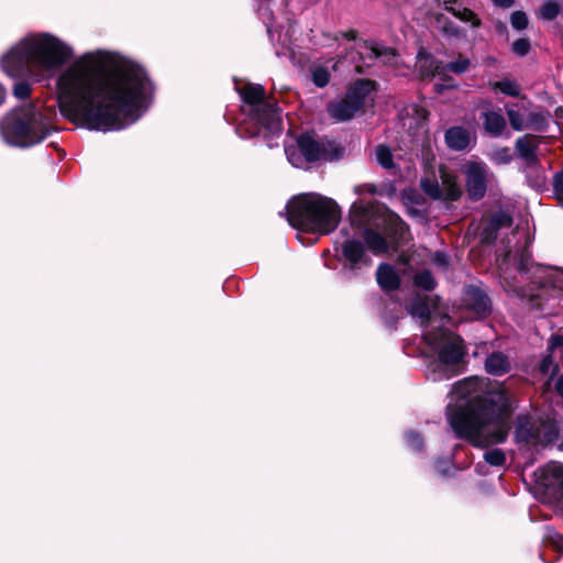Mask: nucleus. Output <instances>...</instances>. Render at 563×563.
<instances>
[{
    "label": "nucleus",
    "instance_id": "nucleus-26",
    "mask_svg": "<svg viewBox=\"0 0 563 563\" xmlns=\"http://www.w3.org/2000/svg\"><path fill=\"white\" fill-rule=\"evenodd\" d=\"M506 113L511 128L515 131H522L527 129V114L528 109L519 104H506Z\"/></svg>",
    "mask_w": 563,
    "mask_h": 563
},
{
    "label": "nucleus",
    "instance_id": "nucleus-39",
    "mask_svg": "<svg viewBox=\"0 0 563 563\" xmlns=\"http://www.w3.org/2000/svg\"><path fill=\"white\" fill-rule=\"evenodd\" d=\"M511 26L518 31L528 26V16L523 11H515L510 16Z\"/></svg>",
    "mask_w": 563,
    "mask_h": 563
},
{
    "label": "nucleus",
    "instance_id": "nucleus-43",
    "mask_svg": "<svg viewBox=\"0 0 563 563\" xmlns=\"http://www.w3.org/2000/svg\"><path fill=\"white\" fill-rule=\"evenodd\" d=\"M451 463L448 460H438L435 462V470L440 475L446 476L450 474Z\"/></svg>",
    "mask_w": 563,
    "mask_h": 563
},
{
    "label": "nucleus",
    "instance_id": "nucleus-36",
    "mask_svg": "<svg viewBox=\"0 0 563 563\" xmlns=\"http://www.w3.org/2000/svg\"><path fill=\"white\" fill-rule=\"evenodd\" d=\"M376 158L379 165L384 168H391L393 164V155L390 150L387 146L379 145L376 148Z\"/></svg>",
    "mask_w": 563,
    "mask_h": 563
},
{
    "label": "nucleus",
    "instance_id": "nucleus-16",
    "mask_svg": "<svg viewBox=\"0 0 563 563\" xmlns=\"http://www.w3.org/2000/svg\"><path fill=\"white\" fill-rule=\"evenodd\" d=\"M361 56L378 59L384 65L395 66L397 64V54L393 48L386 47L375 42H363L360 46Z\"/></svg>",
    "mask_w": 563,
    "mask_h": 563
},
{
    "label": "nucleus",
    "instance_id": "nucleus-40",
    "mask_svg": "<svg viewBox=\"0 0 563 563\" xmlns=\"http://www.w3.org/2000/svg\"><path fill=\"white\" fill-rule=\"evenodd\" d=\"M31 86L26 81H16L13 87V95L18 99H25L30 96Z\"/></svg>",
    "mask_w": 563,
    "mask_h": 563
},
{
    "label": "nucleus",
    "instance_id": "nucleus-21",
    "mask_svg": "<svg viewBox=\"0 0 563 563\" xmlns=\"http://www.w3.org/2000/svg\"><path fill=\"white\" fill-rule=\"evenodd\" d=\"M417 67L422 76L443 75V64L435 60L423 48L417 54Z\"/></svg>",
    "mask_w": 563,
    "mask_h": 563
},
{
    "label": "nucleus",
    "instance_id": "nucleus-56",
    "mask_svg": "<svg viewBox=\"0 0 563 563\" xmlns=\"http://www.w3.org/2000/svg\"><path fill=\"white\" fill-rule=\"evenodd\" d=\"M267 32H268V34H272V30L269 26L267 27Z\"/></svg>",
    "mask_w": 563,
    "mask_h": 563
},
{
    "label": "nucleus",
    "instance_id": "nucleus-44",
    "mask_svg": "<svg viewBox=\"0 0 563 563\" xmlns=\"http://www.w3.org/2000/svg\"><path fill=\"white\" fill-rule=\"evenodd\" d=\"M432 262L437 265V266H440V267H445L448 264H449V258L446 256V254L442 253V252H437L433 257H432Z\"/></svg>",
    "mask_w": 563,
    "mask_h": 563
},
{
    "label": "nucleus",
    "instance_id": "nucleus-38",
    "mask_svg": "<svg viewBox=\"0 0 563 563\" xmlns=\"http://www.w3.org/2000/svg\"><path fill=\"white\" fill-rule=\"evenodd\" d=\"M406 438V443L407 445L416 451V452H420L422 451L423 449V440L421 438V435L417 432H413V431H409L406 433L405 435Z\"/></svg>",
    "mask_w": 563,
    "mask_h": 563
},
{
    "label": "nucleus",
    "instance_id": "nucleus-47",
    "mask_svg": "<svg viewBox=\"0 0 563 563\" xmlns=\"http://www.w3.org/2000/svg\"><path fill=\"white\" fill-rule=\"evenodd\" d=\"M552 541L560 551H563V537L561 534L555 533Z\"/></svg>",
    "mask_w": 563,
    "mask_h": 563
},
{
    "label": "nucleus",
    "instance_id": "nucleus-37",
    "mask_svg": "<svg viewBox=\"0 0 563 563\" xmlns=\"http://www.w3.org/2000/svg\"><path fill=\"white\" fill-rule=\"evenodd\" d=\"M484 460L493 466H501L506 462V456L501 450L493 449L484 453Z\"/></svg>",
    "mask_w": 563,
    "mask_h": 563
},
{
    "label": "nucleus",
    "instance_id": "nucleus-29",
    "mask_svg": "<svg viewBox=\"0 0 563 563\" xmlns=\"http://www.w3.org/2000/svg\"><path fill=\"white\" fill-rule=\"evenodd\" d=\"M562 4L559 0H547L538 10V16L542 20H554L561 12Z\"/></svg>",
    "mask_w": 563,
    "mask_h": 563
},
{
    "label": "nucleus",
    "instance_id": "nucleus-19",
    "mask_svg": "<svg viewBox=\"0 0 563 563\" xmlns=\"http://www.w3.org/2000/svg\"><path fill=\"white\" fill-rule=\"evenodd\" d=\"M444 139L451 150L463 151L470 145L471 134L462 126H453L445 132Z\"/></svg>",
    "mask_w": 563,
    "mask_h": 563
},
{
    "label": "nucleus",
    "instance_id": "nucleus-45",
    "mask_svg": "<svg viewBox=\"0 0 563 563\" xmlns=\"http://www.w3.org/2000/svg\"><path fill=\"white\" fill-rule=\"evenodd\" d=\"M563 345V338L561 335L554 334L550 339V350H554Z\"/></svg>",
    "mask_w": 563,
    "mask_h": 563
},
{
    "label": "nucleus",
    "instance_id": "nucleus-49",
    "mask_svg": "<svg viewBox=\"0 0 563 563\" xmlns=\"http://www.w3.org/2000/svg\"><path fill=\"white\" fill-rule=\"evenodd\" d=\"M555 389L561 397H563V375L558 379L555 384Z\"/></svg>",
    "mask_w": 563,
    "mask_h": 563
},
{
    "label": "nucleus",
    "instance_id": "nucleus-25",
    "mask_svg": "<svg viewBox=\"0 0 563 563\" xmlns=\"http://www.w3.org/2000/svg\"><path fill=\"white\" fill-rule=\"evenodd\" d=\"M432 301L428 296L417 295L408 307V312L413 317L426 322L431 316Z\"/></svg>",
    "mask_w": 563,
    "mask_h": 563
},
{
    "label": "nucleus",
    "instance_id": "nucleus-7",
    "mask_svg": "<svg viewBox=\"0 0 563 563\" xmlns=\"http://www.w3.org/2000/svg\"><path fill=\"white\" fill-rule=\"evenodd\" d=\"M423 353L428 361L429 376L433 380L448 379L459 373L465 355L463 340L445 329L424 330Z\"/></svg>",
    "mask_w": 563,
    "mask_h": 563
},
{
    "label": "nucleus",
    "instance_id": "nucleus-20",
    "mask_svg": "<svg viewBox=\"0 0 563 563\" xmlns=\"http://www.w3.org/2000/svg\"><path fill=\"white\" fill-rule=\"evenodd\" d=\"M378 285L384 290L397 289L400 285V277L394 266L389 264H380L376 272Z\"/></svg>",
    "mask_w": 563,
    "mask_h": 563
},
{
    "label": "nucleus",
    "instance_id": "nucleus-46",
    "mask_svg": "<svg viewBox=\"0 0 563 563\" xmlns=\"http://www.w3.org/2000/svg\"><path fill=\"white\" fill-rule=\"evenodd\" d=\"M495 5L500 8H510L514 5L515 0H492Z\"/></svg>",
    "mask_w": 563,
    "mask_h": 563
},
{
    "label": "nucleus",
    "instance_id": "nucleus-27",
    "mask_svg": "<svg viewBox=\"0 0 563 563\" xmlns=\"http://www.w3.org/2000/svg\"><path fill=\"white\" fill-rule=\"evenodd\" d=\"M483 124L488 134L499 136L506 128V120L497 111H486L483 113Z\"/></svg>",
    "mask_w": 563,
    "mask_h": 563
},
{
    "label": "nucleus",
    "instance_id": "nucleus-14",
    "mask_svg": "<svg viewBox=\"0 0 563 563\" xmlns=\"http://www.w3.org/2000/svg\"><path fill=\"white\" fill-rule=\"evenodd\" d=\"M537 486L558 501H563V463L551 461L533 473Z\"/></svg>",
    "mask_w": 563,
    "mask_h": 563
},
{
    "label": "nucleus",
    "instance_id": "nucleus-6",
    "mask_svg": "<svg viewBox=\"0 0 563 563\" xmlns=\"http://www.w3.org/2000/svg\"><path fill=\"white\" fill-rule=\"evenodd\" d=\"M287 210L288 221L294 228L319 234L334 231L341 219L338 203L319 194H302L294 198Z\"/></svg>",
    "mask_w": 563,
    "mask_h": 563
},
{
    "label": "nucleus",
    "instance_id": "nucleus-18",
    "mask_svg": "<svg viewBox=\"0 0 563 563\" xmlns=\"http://www.w3.org/2000/svg\"><path fill=\"white\" fill-rule=\"evenodd\" d=\"M540 142L541 141L539 137L530 134L519 137L516 141V148L519 153V156L526 161L527 165L531 164V168L536 167L537 152Z\"/></svg>",
    "mask_w": 563,
    "mask_h": 563
},
{
    "label": "nucleus",
    "instance_id": "nucleus-23",
    "mask_svg": "<svg viewBox=\"0 0 563 563\" xmlns=\"http://www.w3.org/2000/svg\"><path fill=\"white\" fill-rule=\"evenodd\" d=\"M434 26L443 36L448 38H464L466 36L463 29H461L456 23L451 21L442 13L435 14Z\"/></svg>",
    "mask_w": 563,
    "mask_h": 563
},
{
    "label": "nucleus",
    "instance_id": "nucleus-55",
    "mask_svg": "<svg viewBox=\"0 0 563 563\" xmlns=\"http://www.w3.org/2000/svg\"><path fill=\"white\" fill-rule=\"evenodd\" d=\"M437 89H438V91H441V89H443V86H440V87L437 86Z\"/></svg>",
    "mask_w": 563,
    "mask_h": 563
},
{
    "label": "nucleus",
    "instance_id": "nucleus-22",
    "mask_svg": "<svg viewBox=\"0 0 563 563\" xmlns=\"http://www.w3.org/2000/svg\"><path fill=\"white\" fill-rule=\"evenodd\" d=\"M511 368V362L507 355L501 352H493L485 362V369L494 376H501Z\"/></svg>",
    "mask_w": 563,
    "mask_h": 563
},
{
    "label": "nucleus",
    "instance_id": "nucleus-15",
    "mask_svg": "<svg viewBox=\"0 0 563 563\" xmlns=\"http://www.w3.org/2000/svg\"><path fill=\"white\" fill-rule=\"evenodd\" d=\"M463 306L476 317H482L489 311V299L487 295L476 286L464 288L462 297Z\"/></svg>",
    "mask_w": 563,
    "mask_h": 563
},
{
    "label": "nucleus",
    "instance_id": "nucleus-53",
    "mask_svg": "<svg viewBox=\"0 0 563 563\" xmlns=\"http://www.w3.org/2000/svg\"><path fill=\"white\" fill-rule=\"evenodd\" d=\"M547 363H548V360H543V363H542V371H545Z\"/></svg>",
    "mask_w": 563,
    "mask_h": 563
},
{
    "label": "nucleus",
    "instance_id": "nucleus-50",
    "mask_svg": "<svg viewBox=\"0 0 563 563\" xmlns=\"http://www.w3.org/2000/svg\"><path fill=\"white\" fill-rule=\"evenodd\" d=\"M5 98V89L2 85H0V104L4 101Z\"/></svg>",
    "mask_w": 563,
    "mask_h": 563
},
{
    "label": "nucleus",
    "instance_id": "nucleus-54",
    "mask_svg": "<svg viewBox=\"0 0 563 563\" xmlns=\"http://www.w3.org/2000/svg\"><path fill=\"white\" fill-rule=\"evenodd\" d=\"M437 89H438V91H441V89H443V86H440V87L437 86Z\"/></svg>",
    "mask_w": 563,
    "mask_h": 563
},
{
    "label": "nucleus",
    "instance_id": "nucleus-3",
    "mask_svg": "<svg viewBox=\"0 0 563 563\" xmlns=\"http://www.w3.org/2000/svg\"><path fill=\"white\" fill-rule=\"evenodd\" d=\"M352 236H347L341 245L344 257V268L357 271L371 265L363 243L357 240L363 236L368 249L375 254L388 252L406 240L407 227L395 212L379 206H364L354 202L350 211Z\"/></svg>",
    "mask_w": 563,
    "mask_h": 563
},
{
    "label": "nucleus",
    "instance_id": "nucleus-1",
    "mask_svg": "<svg viewBox=\"0 0 563 563\" xmlns=\"http://www.w3.org/2000/svg\"><path fill=\"white\" fill-rule=\"evenodd\" d=\"M73 55V48L56 36L31 35L8 52L2 69L14 79L49 78L57 71L54 92L60 114L82 129L119 131L145 113L153 85L141 66L120 60L100 74L103 54L97 51L85 53L62 68Z\"/></svg>",
    "mask_w": 563,
    "mask_h": 563
},
{
    "label": "nucleus",
    "instance_id": "nucleus-42",
    "mask_svg": "<svg viewBox=\"0 0 563 563\" xmlns=\"http://www.w3.org/2000/svg\"><path fill=\"white\" fill-rule=\"evenodd\" d=\"M553 186L556 199L563 207V170L555 175Z\"/></svg>",
    "mask_w": 563,
    "mask_h": 563
},
{
    "label": "nucleus",
    "instance_id": "nucleus-8",
    "mask_svg": "<svg viewBox=\"0 0 563 563\" xmlns=\"http://www.w3.org/2000/svg\"><path fill=\"white\" fill-rule=\"evenodd\" d=\"M236 91L243 100L242 111L249 117L238 128L242 136L253 137L264 133L266 137V133L272 135L280 133V113L274 104L265 100L263 86L252 84L236 86Z\"/></svg>",
    "mask_w": 563,
    "mask_h": 563
},
{
    "label": "nucleus",
    "instance_id": "nucleus-30",
    "mask_svg": "<svg viewBox=\"0 0 563 563\" xmlns=\"http://www.w3.org/2000/svg\"><path fill=\"white\" fill-rule=\"evenodd\" d=\"M489 86L493 90H499L504 95L510 97H518L520 95V86L510 79H504L499 81L490 82Z\"/></svg>",
    "mask_w": 563,
    "mask_h": 563
},
{
    "label": "nucleus",
    "instance_id": "nucleus-10",
    "mask_svg": "<svg viewBox=\"0 0 563 563\" xmlns=\"http://www.w3.org/2000/svg\"><path fill=\"white\" fill-rule=\"evenodd\" d=\"M374 90V82L366 79L356 80L346 91L345 97L329 103L327 111L335 121L351 120L368 101Z\"/></svg>",
    "mask_w": 563,
    "mask_h": 563
},
{
    "label": "nucleus",
    "instance_id": "nucleus-35",
    "mask_svg": "<svg viewBox=\"0 0 563 563\" xmlns=\"http://www.w3.org/2000/svg\"><path fill=\"white\" fill-rule=\"evenodd\" d=\"M489 158L495 164L504 165V164H508L511 161L512 155H511L510 148L498 147V148H495L492 151V153L489 154Z\"/></svg>",
    "mask_w": 563,
    "mask_h": 563
},
{
    "label": "nucleus",
    "instance_id": "nucleus-2",
    "mask_svg": "<svg viewBox=\"0 0 563 563\" xmlns=\"http://www.w3.org/2000/svg\"><path fill=\"white\" fill-rule=\"evenodd\" d=\"M477 377L454 385L446 407L448 420L459 438L475 446L501 443L510 430L511 402L504 389L486 390Z\"/></svg>",
    "mask_w": 563,
    "mask_h": 563
},
{
    "label": "nucleus",
    "instance_id": "nucleus-11",
    "mask_svg": "<svg viewBox=\"0 0 563 563\" xmlns=\"http://www.w3.org/2000/svg\"><path fill=\"white\" fill-rule=\"evenodd\" d=\"M421 188L430 198L443 201H456L463 192L456 175L443 166H439L437 172H427L421 179Z\"/></svg>",
    "mask_w": 563,
    "mask_h": 563
},
{
    "label": "nucleus",
    "instance_id": "nucleus-48",
    "mask_svg": "<svg viewBox=\"0 0 563 563\" xmlns=\"http://www.w3.org/2000/svg\"><path fill=\"white\" fill-rule=\"evenodd\" d=\"M341 35L344 38H346L347 41H355L356 40V32L354 30L342 32Z\"/></svg>",
    "mask_w": 563,
    "mask_h": 563
},
{
    "label": "nucleus",
    "instance_id": "nucleus-12",
    "mask_svg": "<svg viewBox=\"0 0 563 563\" xmlns=\"http://www.w3.org/2000/svg\"><path fill=\"white\" fill-rule=\"evenodd\" d=\"M516 440L530 445H547L556 438V432L551 422L536 421L528 416H519L517 419Z\"/></svg>",
    "mask_w": 563,
    "mask_h": 563
},
{
    "label": "nucleus",
    "instance_id": "nucleus-52",
    "mask_svg": "<svg viewBox=\"0 0 563 563\" xmlns=\"http://www.w3.org/2000/svg\"><path fill=\"white\" fill-rule=\"evenodd\" d=\"M355 191H356L357 194L363 192V191H364V186H357V187L355 188Z\"/></svg>",
    "mask_w": 563,
    "mask_h": 563
},
{
    "label": "nucleus",
    "instance_id": "nucleus-41",
    "mask_svg": "<svg viewBox=\"0 0 563 563\" xmlns=\"http://www.w3.org/2000/svg\"><path fill=\"white\" fill-rule=\"evenodd\" d=\"M512 51L518 56H525L530 51V42L527 38H519L514 42Z\"/></svg>",
    "mask_w": 563,
    "mask_h": 563
},
{
    "label": "nucleus",
    "instance_id": "nucleus-31",
    "mask_svg": "<svg viewBox=\"0 0 563 563\" xmlns=\"http://www.w3.org/2000/svg\"><path fill=\"white\" fill-rule=\"evenodd\" d=\"M548 124V115L541 111H528L527 129L542 132Z\"/></svg>",
    "mask_w": 563,
    "mask_h": 563
},
{
    "label": "nucleus",
    "instance_id": "nucleus-9",
    "mask_svg": "<svg viewBox=\"0 0 563 563\" xmlns=\"http://www.w3.org/2000/svg\"><path fill=\"white\" fill-rule=\"evenodd\" d=\"M343 148L335 142L327 139H314L309 134L299 136L295 144L285 146L288 162L297 168H307L310 163L322 159H338L343 154Z\"/></svg>",
    "mask_w": 563,
    "mask_h": 563
},
{
    "label": "nucleus",
    "instance_id": "nucleus-5",
    "mask_svg": "<svg viewBox=\"0 0 563 563\" xmlns=\"http://www.w3.org/2000/svg\"><path fill=\"white\" fill-rule=\"evenodd\" d=\"M54 131L47 115L35 104L13 109L0 120L3 141L21 148L42 143Z\"/></svg>",
    "mask_w": 563,
    "mask_h": 563
},
{
    "label": "nucleus",
    "instance_id": "nucleus-33",
    "mask_svg": "<svg viewBox=\"0 0 563 563\" xmlns=\"http://www.w3.org/2000/svg\"><path fill=\"white\" fill-rule=\"evenodd\" d=\"M471 62L466 57L460 56L456 60L443 64V75L448 71L461 75L470 68Z\"/></svg>",
    "mask_w": 563,
    "mask_h": 563
},
{
    "label": "nucleus",
    "instance_id": "nucleus-32",
    "mask_svg": "<svg viewBox=\"0 0 563 563\" xmlns=\"http://www.w3.org/2000/svg\"><path fill=\"white\" fill-rule=\"evenodd\" d=\"M311 79L317 87H325L330 81V71L328 67L322 65L313 66L311 69Z\"/></svg>",
    "mask_w": 563,
    "mask_h": 563
},
{
    "label": "nucleus",
    "instance_id": "nucleus-13",
    "mask_svg": "<svg viewBox=\"0 0 563 563\" xmlns=\"http://www.w3.org/2000/svg\"><path fill=\"white\" fill-rule=\"evenodd\" d=\"M462 173L465 176V190L468 198L473 201L484 198L488 184L494 178L489 167L482 161L471 159L463 164Z\"/></svg>",
    "mask_w": 563,
    "mask_h": 563
},
{
    "label": "nucleus",
    "instance_id": "nucleus-24",
    "mask_svg": "<svg viewBox=\"0 0 563 563\" xmlns=\"http://www.w3.org/2000/svg\"><path fill=\"white\" fill-rule=\"evenodd\" d=\"M444 10L453 14L462 22L470 23L472 27H478L481 20L477 15L467 8H462L456 0L444 1Z\"/></svg>",
    "mask_w": 563,
    "mask_h": 563
},
{
    "label": "nucleus",
    "instance_id": "nucleus-34",
    "mask_svg": "<svg viewBox=\"0 0 563 563\" xmlns=\"http://www.w3.org/2000/svg\"><path fill=\"white\" fill-rule=\"evenodd\" d=\"M415 285L424 290H432L435 286V280L429 271H422L416 274Z\"/></svg>",
    "mask_w": 563,
    "mask_h": 563
},
{
    "label": "nucleus",
    "instance_id": "nucleus-51",
    "mask_svg": "<svg viewBox=\"0 0 563 563\" xmlns=\"http://www.w3.org/2000/svg\"><path fill=\"white\" fill-rule=\"evenodd\" d=\"M366 190L372 194L376 192V188L374 186H366Z\"/></svg>",
    "mask_w": 563,
    "mask_h": 563
},
{
    "label": "nucleus",
    "instance_id": "nucleus-4",
    "mask_svg": "<svg viewBox=\"0 0 563 563\" xmlns=\"http://www.w3.org/2000/svg\"><path fill=\"white\" fill-rule=\"evenodd\" d=\"M497 262L504 279L503 286L507 291L516 292L521 297H538L539 295L528 294L518 286L519 283L528 279L540 288L563 289V271L534 265L527 246L514 254L508 251L503 258H497Z\"/></svg>",
    "mask_w": 563,
    "mask_h": 563
},
{
    "label": "nucleus",
    "instance_id": "nucleus-17",
    "mask_svg": "<svg viewBox=\"0 0 563 563\" xmlns=\"http://www.w3.org/2000/svg\"><path fill=\"white\" fill-rule=\"evenodd\" d=\"M511 223L512 219L507 212L499 211L494 213L490 217L488 224L484 229L483 241L486 243H492L497 239L499 231L503 229H509Z\"/></svg>",
    "mask_w": 563,
    "mask_h": 563
},
{
    "label": "nucleus",
    "instance_id": "nucleus-28",
    "mask_svg": "<svg viewBox=\"0 0 563 563\" xmlns=\"http://www.w3.org/2000/svg\"><path fill=\"white\" fill-rule=\"evenodd\" d=\"M526 174L531 187L538 190L544 188L547 184V174L545 170L539 167L537 163L534 168H531V164L527 165Z\"/></svg>",
    "mask_w": 563,
    "mask_h": 563
}]
</instances>
